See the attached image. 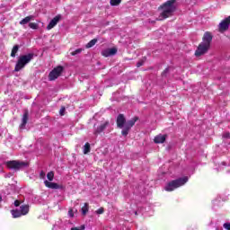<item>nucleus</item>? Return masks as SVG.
I'll return each mask as SVG.
<instances>
[{
  "mask_svg": "<svg viewBox=\"0 0 230 230\" xmlns=\"http://www.w3.org/2000/svg\"><path fill=\"white\" fill-rule=\"evenodd\" d=\"M213 34H211L209 31L205 32L202 38V42L198 46L195 51V56L202 57V55H206V53L209 51V48H211Z\"/></svg>",
  "mask_w": 230,
  "mask_h": 230,
  "instance_id": "nucleus-1",
  "label": "nucleus"
},
{
  "mask_svg": "<svg viewBox=\"0 0 230 230\" xmlns=\"http://www.w3.org/2000/svg\"><path fill=\"white\" fill-rule=\"evenodd\" d=\"M175 3H177V0H168L158 7V10H162L160 13L162 19H168L173 15V13L177 10Z\"/></svg>",
  "mask_w": 230,
  "mask_h": 230,
  "instance_id": "nucleus-2",
  "label": "nucleus"
},
{
  "mask_svg": "<svg viewBox=\"0 0 230 230\" xmlns=\"http://www.w3.org/2000/svg\"><path fill=\"white\" fill-rule=\"evenodd\" d=\"M34 57H35V54L33 53H29L27 55L20 56L14 66V71L16 73H19V71H22V69H24L26 66H28V64H30V62L32 61Z\"/></svg>",
  "mask_w": 230,
  "mask_h": 230,
  "instance_id": "nucleus-3",
  "label": "nucleus"
},
{
  "mask_svg": "<svg viewBox=\"0 0 230 230\" xmlns=\"http://www.w3.org/2000/svg\"><path fill=\"white\" fill-rule=\"evenodd\" d=\"M186 182H188V176L172 180L166 184V186L164 187V190L165 191H173L174 190H177V188H181V186H184Z\"/></svg>",
  "mask_w": 230,
  "mask_h": 230,
  "instance_id": "nucleus-4",
  "label": "nucleus"
},
{
  "mask_svg": "<svg viewBox=\"0 0 230 230\" xmlns=\"http://www.w3.org/2000/svg\"><path fill=\"white\" fill-rule=\"evenodd\" d=\"M5 165L9 170H14L15 172H19V170H22V168H27L29 166L28 162L12 160L7 161Z\"/></svg>",
  "mask_w": 230,
  "mask_h": 230,
  "instance_id": "nucleus-5",
  "label": "nucleus"
},
{
  "mask_svg": "<svg viewBox=\"0 0 230 230\" xmlns=\"http://www.w3.org/2000/svg\"><path fill=\"white\" fill-rule=\"evenodd\" d=\"M139 119L138 117H134L132 119L128 120L124 126V128L121 130V134L127 137L128 136V132H130V128L136 125V122Z\"/></svg>",
  "mask_w": 230,
  "mask_h": 230,
  "instance_id": "nucleus-6",
  "label": "nucleus"
},
{
  "mask_svg": "<svg viewBox=\"0 0 230 230\" xmlns=\"http://www.w3.org/2000/svg\"><path fill=\"white\" fill-rule=\"evenodd\" d=\"M64 73V66H56L50 73L49 74V80L50 82H53V80H57L60 75Z\"/></svg>",
  "mask_w": 230,
  "mask_h": 230,
  "instance_id": "nucleus-7",
  "label": "nucleus"
},
{
  "mask_svg": "<svg viewBox=\"0 0 230 230\" xmlns=\"http://www.w3.org/2000/svg\"><path fill=\"white\" fill-rule=\"evenodd\" d=\"M229 24H230V16L224 19L218 25V30L220 33H224V31H227L229 30Z\"/></svg>",
  "mask_w": 230,
  "mask_h": 230,
  "instance_id": "nucleus-8",
  "label": "nucleus"
},
{
  "mask_svg": "<svg viewBox=\"0 0 230 230\" xmlns=\"http://www.w3.org/2000/svg\"><path fill=\"white\" fill-rule=\"evenodd\" d=\"M60 21H62V14L56 15L48 24L47 30H53Z\"/></svg>",
  "mask_w": 230,
  "mask_h": 230,
  "instance_id": "nucleus-9",
  "label": "nucleus"
},
{
  "mask_svg": "<svg viewBox=\"0 0 230 230\" xmlns=\"http://www.w3.org/2000/svg\"><path fill=\"white\" fill-rule=\"evenodd\" d=\"M44 184L47 188H49L50 190H64V185H59L58 183L51 182L46 180L44 181Z\"/></svg>",
  "mask_w": 230,
  "mask_h": 230,
  "instance_id": "nucleus-10",
  "label": "nucleus"
},
{
  "mask_svg": "<svg viewBox=\"0 0 230 230\" xmlns=\"http://www.w3.org/2000/svg\"><path fill=\"white\" fill-rule=\"evenodd\" d=\"M118 53V49L116 48H111V49H106L102 51V57H114Z\"/></svg>",
  "mask_w": 230,
  "mask_h": 230,
  "instance_id": "nucleus-11",
  "label": "nucleus"
},
{
  "mask_svg": "<svg viewBox=\"0 0 230 230\" xmlns=\"http://www.w3.org/2000/svg\"><path fill=\"white\" fill-rule=\"evenodd\" d=\"M116 121L118 128H123V127H125V123H127V119H125V115L120 113L118 115Z\"/></svg>",
  "mask_w": 230,
  "mask_h": 230,
  "instance_id": "nucleus-12",
  "label": "nucleus"
},
{
  "mask_svg": "<svg viewBox=\"0 0 230 230\" xmlns=\"http://www.w3.org/2000/svg\"><path fill=\"white\" fill-rule=\"evenodd\" d=\"M110 125L109 121L104 122L103 124H101L97 128L93 131L94 136H98V134H102L105 128H108Z\"/></svg>",
  "mask_w": 230,
  "mask_h": 230,
  "instance_id": "nucleus-13",
  "label": "nucleus"
},
{
  "mask_svg": "<svg viewBox=\"0 0 230 230\" xmlns=\"http://www.w3.org/2000/svg\"><path fill=\"white\" fill-rule=\"evenodd\" d=\"M166 137H167V135H157L156 137H155L154 138V142L156 144V145H159L161 143H164V141H166Z\"/></svg>",
  "mask_w": 230,
  "mask_h": 230,
  "instance_id": "nucleus-14",
  "label": "nucleus"
},
{
  "mask_svg": "<svg viewBox=\"0 0 230 230\" xmlns=\"http://www.w3.org/2000/svg\"><path fill=\"white\" fill-rule=\"evenodd\" d=\"M20 213H22V217L28 215L30 213V205H22L20 207Z\"/></svg>",
  "mask_w": 230,
  "mask_h": 230,
  "instance_id": "nucleus-15",
  "label": "nucleus"
},
{
  "mask_svg": "<svg viewBox=\"0 0 230 230\" xmlns=\"http://www.w3.org/2000/svg\"><path fill=\"white\" fill-rule=\"evenodd\" d=\"M28 111H25L22 119V124L20 125V128H24L26 127V124L28 123Z\"/></svg>",
  "mask_w": 230,
  "mask_h": 230,
  "instance_id": "nucleus-16",
  "label": "nucleus"
},
{
  "mask_svg": "<svg viewBox=\"0 0 230 230\" xmlns=\"http://www.w3.org/2000/svg\"><path fill=\"white\" fill-rule=\"evenodd\" d=\"M31 21H33V15H29L23 18L22 21H20L21 26H25V24H28L31 22Z\"/></svg>",
  "mask_w": 230,
  "mask_h": 230,
  "instance_id": "nucleus-17",
  "label": "nucleus"
},
{
  "mask_svg": "<svg viewBox=\"0 0 230 230\" xmlns=\"http://www.w3.org/2000/svg\"><path fill=\"white\" fill-rule=\"evenodd\" d=\"M11 214L13 215V218H20V217H22V214L19 209L11 210Z\"/></svg>",
  "mask_w": 230,
  "mask_h": 230,
  "instance_id": "nucleus-18",
  "label": "nucleus"
},
{
  "mask_svg": "<svg viewBox=\"0 0 230 230\" xmlns=\"http://www.w3.org/2000/svg\"><path fill=\"white\" fill-rule=\"evenodd\" d=\"M96 42H98V39H93V40H90V41L86 44L85 49H89L93 48V46L96 45Z\"/></svg>",
  "mask_w": 230,
  "mask_h": 230,
  "instance_id": "nucleus-19",
  "label": "nucleus"
},
{
  "mask_svg": "<svg viewBox=\"0 0 230 230\" xmlns=\"http://www.w3.org/2000/svg\"><path fill=\"white\" fill-rule=\"evenodd\" d=\"M81 211L82 215L85 217V215H87V213L89 212V203H84V207L81 208Z\"/></svg>",
  "mask_w": 230,
  "mask_h": 230,
  "instance_id": "nucleus-20",
  "label": "nucleus"
},
{
  "mask_svg": "<svg viewBox=\"0 0 230 230\" xmlns=\"http://www.w3.org/2000/svg\"><path fill=\"white\" fill-rule=\"evenodd\" d=\"M18 51H19V45H14L13 47V49H12V52H11V57L13 58H14V57L17 55Z\"/></svg>",
  "mask_w": 230,
  "mask_h": 230,
  "instance_id": "nucleus-21",
  "label": "nucleus"
},
{
  "mask_svg": "<svg viewBox=\"0 0 230 230\" xmlns=\"http://www.w3.org/2000/svg\"><path fill=\"white\" fill-rule=\"evenodd\" d=\"M89 152H91V144H89V142H86L84 147V154L87 155L89 154Z\"/></svg>",
  "mask_w": 230,
  "mask_h": 230,
  "instance_id": "nucleus-22",
  "label": "nucleus"
},
{
  "mask_svg": "<svg viewBox=\"0 0 230 230\" xmlns=\"http://www.w3.org/2000/svg\"><path fill=\"white\" fill-rule=\"evenodd\" d=\"M29 28H31V30H39V23L30 22L29 23Z\"/></svg>",
  "mask_w": 230,
  "mask_h": 230,
  "instance_id": "nucleus-23",
  "label": "nucleus"
},
{
  "mask_svg": "<svg viewBox=\"0 0 230 230\" xmlns=\"http://www.w3.org/2000/svg\"><path fill=\"white\" fill-rule=\"evenodd\" d=\"M47 178L50 181H53V179H55V172L53 171L49 172L47 174Z\"/></svg>",
  "mask_w": 230,
  "mask_h": 230,
  "instance_id": "nucleus-24",
  "label": "nucleus"
},
{
  "mask_svg": "<svg viewBox=\"0 0 230 230\" xmlns=\"http://www.w3.org/2000/svg\"><path fill=\"white\" fill-rule=\"evenodd\" d=\"M121 4V0H111L110 4L111 6H118V4Z\"/></svg>",
  "mask_w": 230,
  "mask_h": 230,
  "instance_id": "nucleus-25",
  "label": "nucleus"
},
{
  "mask_svg": "<svg viewBox=\"0 0 230 230\" xmlns=\"http://www.w3.org/2000/svg\"><path fill=\"white\" fill-rule=\"evenodd\" d=\"M79 53H82V49H77L75 51L71 52L72 57H75L76 55H79Z\"/></svg>",
  "mask_w": 230,
  "mask_h": 230,
  "instance_id": "nucleus-26",
  "label": "nucleus"
},
{
  "mask_svg": "<svg viewBox=\"0 0 230 230\" xmlns=\"http://www.w3.org/2000/svg\"><path fill=\"white\" fill-rule=\"evenodd\" d=\"M95 213H96L97 215H103V213H105V208H100L99 209H97V210L95 211Z\"/></svg>",
  "mask_w": 230,
  "mask_h": 230,
  "instance_id": "nucleus-27",
  "label": "nucleus"
},
{
  "mask_svg": "<svg viewBox=\"0 0 230 230\" xmlns=\"http://www.w3.org/2000/svg\"><path fill=\"white\" fill-rule=\"evenodd\" d=\"M146 60V58L145 59H141L137 63V67H141V66H143L145 64V61Z\"/></svg>",
  "mask_w": 230,
  "mask_h": 230,
  "instance_id": "nucleus-28",
  "label": "nucleus"
},
{
  "mask_svg": "<svg viewBox=\"0 0 230 230\" xmlns=\"http://www.w3.org/2000/svg\"><path fill=\"white\" fill-rule=\"evenodd\" d=\"M21 204H22V202L21 200H19V199H16V200L14 201V206H15V208H19V206H21Z\"/></svg>",
  "mask_w": 230,
  "mask_h": 230,
  "instance_id": "nucleus-29",
  "label": "nucleus"
},
{
  "mask_svg": "<svg viewBox=\"0 0 230 230\" xmlns=\"http://www.w3.org/2000/svg\"><path fill=\"white\" fill-rule=\"evenodd\" d=\"M223 137H224L225 139H230V133H229V132L224 133V134H223Z\"/></svg>",
  "mask_w": 230,
  "mask_h": 230,
  "instance_id": "nucleus-30",
  "label": "nucleus"
},
{
  "mask_svg": "<svg viewBox=\"0 0 230 230\" xmlns=\"http://www.w3.org/2000/svg\"><path fill=\"white\" fill-rule=\"evenodd\" d=\"M40 179H46V172H44V171L40 172Z\"/></svg>",
  "mask_w": 230,
  "mask_h": 230,
  "instance_id": "nucleus-31",
  "label": "nucleus"
},
{
  "mask_svg": "<svg viewBox=\"0 0 230 230\" xmlns=\"http://www.w3.org/2000/svg\"><path fill=\"white\" fill-rule=\"evenodd\" d=\"M64 112H66V107H61L60 111H59V114L60 116H64Z\"/></svg>",
  "mask_w": 230,
  "mask_h": 230,
  "instance_id": "nucleus-32",
  "label": "nucleus"
},
{
  "mask_svg": "<svg viewBox=\"0 0 230 230\" xmlns=\"http://www.w3.org/2000/svg\"><path fill=\"white\" fill-rule=\"evenodd\" d=\"M170 71V68H165L163 72H162V76H166V74Z\"/></svg>",
  "mask_w": 230,
  "mask_h": 230,
  "instance_id": "nucleus-33",
  "label": "nucleus"
},
{
  "mask_svg": "<svg viewBox=\"0 0 230 230\" xmlns=\"http://www.w3.org/2000/svg\"><path fill=\"white\" fill-rule=\"evenodd\" d=\"M68 215H69V217H71V218H73V217H75V213H73V208H69Z\"/></svg>",
  "mask_w": 230,
  "mask_h": 230,
  "instance_id": "nucleus-34",
  "label": "nucleus"
},
{
  "mask_svg": "<svg viewBox=\"0 0 230 230\" xmlns=\"http://www.w3.org/2000/svg\"><path fill=\"white\" fill-rule=\"evenodd\" d=\"M223 227H225L226 230H230V223H225Z\"/></svg>",
  "mask_w": 230,
  "mask_h": 230,
  "instance_id": "nucleus-35",
  "label": "nucleus"
},
{
  "mask_svg": "<svg viewBox=\"0 0 230 230\" xmlns=\"http://www.w3.org/2000/svg\"><path fill=\"white\" fill-rule=\"evenodd\" d=\"M78 229H80V230H85V226H84V225H82L80 227H78Z\"/></svg>",
  "mask_w": 230,
  "mask_h": 230,
  "instance_id": "nucleus-36",
  "label": "nucleus"
},
{
  "mask_svg": "<svg viewBox=\"0 0 230 230\" xmlns=\"http://www.w3.org/2000/svg\"><path fill=\"white\" fill-rule=\"evenodd\" d=\"M71 230H80V228H78V227H73V228H71Z\"/></svg>",
  "mask_w": 230,
  "mask_h": 230,
  "instance_id": "nucleus-37",
  "label": "nucleus"
},
{
  "mask_svg": "<svg viewBox=\"0 0 230 230\" xmlns=\"http://www.w3.org/2000/svg\"><path fill=\"white\" fill-rule=\"evenodd\" d=\"M1 200H3V198L0 196V202H1Z\"/></svg>",
  "mask_w": 230,
  "mask_h": 230,
  "instance_id": "nucleus-38",
  "label": "nucleus"
}]
</instances>
